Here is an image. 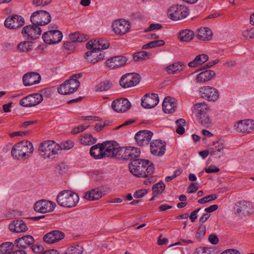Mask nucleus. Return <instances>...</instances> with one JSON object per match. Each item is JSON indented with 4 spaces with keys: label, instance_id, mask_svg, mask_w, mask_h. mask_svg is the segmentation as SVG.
Listing matches in <instances>:
<instances>
[{
    "label": "nucleus",
    "instance_id": "nucleus-1",
    "mask_svg": "<svg viewBox=\"0 0 254 254\" xmlns=\"http://www.w3.org/2000/svg\"><path fill=\"white\" fill-rule=\"evenodd\" d=\"M130 173L137 177H150L154 173V167L153 163L144 159H137L131 161L128 165Z\"/></svg>",
    "mask_w": 254,
    "mask_h": 254
},
{
    "label": "nucleus",
    "instance_id": "nucleus-2",
    "mask_svg": "<svg viewBox=\"0 0 254 254\" xmlns=\"http://www.w3.org/2000/svg\"><path fill=\"white\" fill-rule=\"evenodd\" d=\"M33 150V146L30 141L23 140L16 143L12 147L11 154L14 159L22 160L29 157Z\"/></svg>",
    "mask_w": 254,
    "mask_h": 254
},
{
    "label": "nucleus",
    "instance_id": "nucleus-3",
    "mask_svg": "<svg viewBox=\"0 0 254 254\" xmlns=\"http://www.w3.org/2000/svg\"><path fill=\"white\" fill-rule=\"evenodd\" d=\"M60 150V144L52 140L43 141L40 144L38 148L40 155L44 159L54 158Z\"/></svg>",
    "mask_w": 254,
    "mask_h": 254
},
{
    "label": "nucleus",
    "instance_id": "nucleus-4",
    "mask_svg": "<svg viewBox=\"0 0 254 254\" xmlns=\"http://www.w3.org/2000/svg\"><path fill=\"white\" fill-rule=\"evenodd\" d=\"M77 193L71 190H64L60 192L57 197V201L61 206L71 208L76 205L79 201Z\"/></svg>",
    "mask_w": 254,
    "mask_h": 254
},
{
    "label": "nucleus",
    "instance_id": "nucleus-5",
    "mask_svg": "<svg viewBox=\"0 0 254 254\" xmlns=\"http://www.w3.org/2000/svg\"><path fill=\"white\" fill-rule=\"evenodd\" d=\"M82 73L73 75L71 78L62 83L58 88V92L63 95H68L75 92L80 86V82L77 79L82 76Z\"/></svg>",
    "mask_w": 254,
    "mask_h": 254
},
{
    "label": "nucleus",
    "instance_id": "nucleus-6",
    "mask_svg": "<svg viewBox=\"0 0 254 254\" xmlns=\"http://www.w3.org/2000/svg\"><path fill=\"white\" fill-rule=\"evenodd\" d=\"M189 14V9L188 7L182 4H173L169 7L167 11L168 17L174 21L184 19Z\"/></svg>",
    "mask_w": 254,
    "mask_h": 254
},
{
    "label": "nucleus",
    "instance_id": "nucleus-7",
    "mask_svg": "<svg viewBox=\"0 0 254 254\" xmlns=\"http://www.w3.org/2000/svg\"><path fill=\"white\" fill-rule=\"evenodd\" d=\"M110 141L98 143L92 146L90 149V155L95 159H101L105 157H110Z\"/></svg>",
    "mask_w": 254,
    "mask_h": 254
},
{
    "label": "nucleus",
    "instance_id": "nucleus-8",
    "mask_svg": "<svg viewBox=\"0 0 254 254\" xmlns=\"http://www.w3.org/2000/svg\"><path fill=\"white\" fill-rule=\"evenodd\" d=\"M32 24L39 26L45 25L50 22L51 17L50 13L45 10H38L34 12L30 17Z\"/></svg>",
    "mask_w": 254,
    "mask_h": 254
},
{
    "label": "nucleus",
    "instance_id": "nucleus-9",
    "mask_svg": "<svg viewBox=\"0 0 254 254\" xmlns=\"http://www.w3.org/2000/svg\"><path fill=\"white\" fill-rule=\"evenodd\" d=\"M42 38L45 43L48 44H54L61 41L63 38V34L58 30H49L43 33Z\"/></svg>",
    "mask_w": 254,
    "mask_h": 254
},
{
    "label": "nucleus",
    "instance_id": "nucleus-10",
    "mask_svg": "<svg viewBox=\"0 0 254 254\" xmlns=\"http://www.w3.org/2000/svg\"><path fill=\"white\" fill-rule=\"evenodd\" d=\"M199 92L202 98L209 101L214 102L219 98V93L216 88L207 86L200 88Z\"/></svg>",
    "mask_w": 254,
    "mask_h": 254
},
{
    "label": "nucleus",
    "instance_id": "nucleus-11",
    "mask_svg": "<svg viewBox=\"0 0 254 254\" xmlns=\"http://www.w3.org/2000/svg\"><path fill=\"white\" fill-rule=\"evenodd\" d=\"M140 81V76L136 73H128L123 75L120 80V85L124 88H129L137 84Z\"/></svg>",
    "mask_w": 254,
    "mask_h": 254
},
{
    "label": "nucleus",
    "instance_id": "nucleus-12",
    "mask_svg": "<svg viewBox=\"0 0 254 254\" xmlns=\"http://www.w3.org/2000/svg\"><path fill=\"white\" fill-rule=\"evenodd\" d=\"M43 100V97L41 94L34 93L20 100L19 104L25 107H32L40 104Z\"/></svg>",
    "mask_w": 254,
    "mask_h": 254
},
{
    "label": "nucleus",
    "instance_id": "nucleus-13",
    "mask_svg": "<svg viewBox=\"0 0 254 254\" xmlns=\"http://www.w3.org/2000/svg\"><path fill=\"white\" fill-rule=\"evenodd\" d=\"M87 52L84 58L88 63L95 64L99 61L104 59L105 57L104 52L102 50L103 49H89Z\"/></svg>",
    "mask_w": 254,
    "mask_h": 254
},
{
    "label": "nucleus",
    "instance_id": "nucleus-14",
    "mask_svg": "<svg viewBox=\"0 0 254 254\" xmlns=\"http://www.w3.org/2000/svg\"><path fill=\"white\" fill-rule=\"evenodd\" d=\"M23 36L27 39H35L41 34V29L39 27L32 25L24 26L21 31Z\"/></svg>",
    "mask_w": 254,
    "mask_h": 254
},
{
    "label": "nucleus",
    "instance_id": "nucleus-15",
    "mask_svg": "<svg viewBox=\"0 0 254 254\" xmlns=\"http://www.w3.org/2000/svg\"><path fill=\"white\" fill-rule=\"evenodd\" d=\"M235 127L239 132L249 133L254 129V121L250 119L240 121L235 125Z\"/></svg>",
    "mask_w": 254,
    "mask_h": 254
},
{
    "label": "nucleus",
    "instance_id": "nucleus-16",
    "mask_svg": "<svg viewBox=\"0 0 254 254\" xmlns=\"http://www.w3.org/2000/svg\"><path fill=\"white\" fill-rule=\"evenodd\" d=\"M159 103V97L156 93H147L141 99V105L144 108L151 109L155 107Z\"/></svg>",
    "mask_w": 254,
    "mask_h": 254
},
{
    "label": "nucleus",
    "instance_id": "nucleus-17",
    "mask_svg": "<svg viewBox=\"0 0 254 254\" xmlns=\"http://www.w3.org/2000/svg\"><path fill=\"white\" fill-rule=\"evenodd\" d=\"M166 143L159 139L153 140L150 142V152L156 156H162L165 152Z\"/></svg>",
    "mask_w": 254,
    "mask_h": 254
},
{
    "label": "nucleus",
    "instance_id": "nucleus-18",
    "mask_svg": "<svg viewBox=\"0 0 254 254\" xmlns=\"http://www.w3.org/2000/svg\"><path fill=\"white\" fill-rule=\"evenodd\" d=\"M110 157L127 160V147H117L110 142Z\"/></svg>",
    "mask_w": 254,
    "mask_h": 254
},
{
    "label": "nucleus",
    "instance_id": "nucleus-19",
    "mask_svg": "<svg viewBox=\"0 0 254 254\" xmlns=\"http://www.w3.org/2000/svg\"><path fill=\"white\" fill-rule=\"evenodd\" d=\"M235 209L237 213L246 215L254 212V206L251 202L243 200L236 204Z\"/></svg>",
    "mask_w": 254,
    "mask_h": 254
},
{
    "label": "nucleus",
    "instance_id": "nucleus-20",
    "mask_svg": "<svg viewBox=\"0 0 254 254\" xmlns=\"http://www.w3.org/2000/svg\"><path fill=\"white\" fill-rule=\"evenodd\" d=\"M111 106L115 112L123 113L130 108L131 104L127 99L124 98L114 100L112 103Z\"/></svg>",
    "mask_w": 254,
    "mask_h": 254
},
{
    "label": "nucleus",
    "instance_id": "nucleus-21",
    "mask_svg": "<svg viewBox=\"0 0 254 254\" xmlns=\"http://www.w3.org/2000/svg\"><path fill=\"white\" fill-rule=\"evenodd\" d=\"M24 24L23 18L18 15L7 17L4 21L5 27L10 29H16L22 26Z\"/></svg>",
    "mask_w": 254,
    "mask_h": 254
},
{
    "label": "nucleus",
    "instance_id": "nucleus-22",
    "mask_svg": "<svg viewBox=\"0 0 254 254\" xmlns=\"http://www.w3.org/2000/svg\"><path fill=\"white\" fill-rule=\"evenodd\" d=\"M64 234L58 230L52 231L45 234L43 238L44 242L48 244L56 243L64 239Z\"/></svg>",
    "mask_w": 254,
    "mask_h": 254
},
{
    "label": "nucleus",
    "instance_id": "nucleus-23",
    "mask_svg": "<svg viewBox=\"0 0 254 254\" xmlns=\"http://www.w3.org/2000/svg\"><path fill=\"white\" fill-rule=\"evenodd\" d=\"M113 31L118 35H123L127 32L130 28V24L127 21L124 19L116 20L112 25Z\"/></svg>",
    "mask_w": 254,
    "mask_h": 254
},
{
    "label": "nucleus",
    "instance_id": "nucleus-24",
    "mask_svg": "<svg viewBox=\"0 0 254 254\" xmlns=\"http://www.w3.org/2000/svg\"><path fill=\"white\" fill-rule=\"evenodd\" d=\"M127 58L123 56H115L107 60L106 65L110 69H115L125 65Z\"/></svg>",
    "mask_w": 254,
    "mask_h": 254
},
{
    "label": "nucleus",
    "instance_id": "nucleus-25",
    "mask_svg": "<svg viewBox=\"0 0 254 254\" xmlns=\"http://www.w3.org/2000/svg\"><path fill=\"white\" fill-rule=\"evenodd\" d=\"M152 135V132L147 130H142L135 134V139L138 145L143 146L148 144Z\"/></svg>",
    "mask_w": 254,
    "mask_h": 254
},
{
    "label": "nucleus",
    "instance_id": "nucleus-26",
    "mask_svg": "<svg viewBox=\"0 0 254 254\" xmlns=\"http://www.w3.org/2000/svg\"><path fill=\"white\" fill-rule=\"evenodd\" d=\"M55 203L51 201L41 200L36 202L34 205V209L36 211L45 213L51 212L54 209Z\"/></svg>",
    "mask_w": 254,
    "mask_h": 254
},
{
    "label": "nucleus",
    "instance_id": "nucleus-27",
    "mask_svg": "<svg viewBox=\"0 0 254 254\" xmlns=\"http://www.w3.org/2000/svg\"><path fill=\"white\" fill-rule=\"evenodd\" d=\"M35 240L31 235H25L15 240L14 243L17 248H21L23 250L30 248L34 244Z\"/></svg>",
    "mask_w": 254,
    "mask_h": 254
},
{
    "label": "nucleus",
    "instance_id": "nucleus-28",
    "mask_svg": "<svg viewBox=\"0 0 254 254\" xmlns=\"http://www.w3.org/2000/svg\"><path fill=\"white\" fill-rule=\"evenodd\" d=\"M41 79V76L38 73L30 72L24 75L22 80L24 86H30L39 83Z\"/></svg>",
    "mask_w": 254,
    "mask_h": 254
},
{
    "label": "nucleus",
    "instance_id": "nucleus-29",
    "mask_svg": "<svg viewBox=\"0 0 254 254\" xmlns=\"http://www.w3.org/2000/svg\"><path fill=\"white\" fill-rule=\"evenodd\" d=\"M70 42H66L64 43V47H70L72 43H82L88 39L87 36L84 34L79 32H75L71 33L69 35Z\"/></svg>",
    "mask_w": 254,
    "mask_h": 254
},
{
    "label": "nucleus",
    "instance_id": "nucleus-30",
    "mask_svg": "<svg viewBox=\"0 0 254 254\" xmlns=\"http://www.w3.org/2000/svg\"><path fill=\"white\" fill-rule=\"evenodd\" d=\"M9 229L14 233L24 232L28 230L25 222L21 219L13 220L9 225Z\"/></svg>",
    "mask_w": 254,
    "mask_h": 254
},
{
    "label": "nucleus",
    "instance_id": "nucleus-31",
    "mask_svg": "<svg viewBox=\"0 0 254 254\" xmlns=\"http://www.w3.org/2000/svg\"><path fill=\"white\" fill-rule=\"evenodd\" d=\"M177 104L175 99L170 97H166L162 104V109L165 113L172 114L174 113L176 108Z\"/></svg>",
    "mask_w": 254,
    "mask_h": 254
},
{
    "label": "nucleus",
    "instance_id": "nucleus-32",
    "mask_svg": "<svg viewBox=\"0 0 254 254\" xmlns=\"http://www.w3.org/2000/svg\"><path fill=\"white\" fill-rule=\"evenodd\" d=\"M196 38L202 41H208L212 38V32L208 27L201 28L196 32Z\"/></svg>",
    "mask_w": 254,
    "mask_h": 254
},
{
    "label": "nucleus",
    "instance_id": "nucleus-33",
    "mask_svg": "<svg viewBox=\"0 0 254 254\" xmlns=\"http://www.w3.org/2000/svg\"><path fill=\"white\" fill-rule=\"evenodd\" d=\"M110 45L109 41L104 39H92L86 44V48H109Z\"/></svg>",
    "mask_w": 254,
    "mask_h": 254
},
{
    "label": "nucleus",
    "instance_id": "nucleus-34",
    "mask_svg": "<svg viewBox=\"0 0 254 254\" xmlns=\"http://www.w3.org/2000/svg\"><path fill=\"white\" fill-rule=\"evenodd\" d=\"M185 67L182 62L175 63L170 64L165 68V70L169 74H175L180 73Z\"/></svg>",
    "mask_w": 254,
    "mask_h": 254
},
{
    "label": "nucleus",
    "instance_id": "nucleus-35",
    "mask_svg": "<svg viewBox=\"0 0 254 254\" xmlns=\"http://www.w3.org/2000/svg\"><path fill=\"white\" fill-rule=\"evenodd\" d=\"M104 195V194L101 190V189L96 188L86 192L84 197L88 200L92 201L97 200L102 197Z\"/></svg>",
    "mask_w": 254,
    "mask_h": 254
},
{
    "label": "nucleus",
    "instance_id": "nucleus-36",
    "mask_svg": "<svg viewBox=\"0 0 254 254\" xmlns=\"http://www.w3.org/2000/svg\"><path fill=\"white\" fill-rule=\"evenodd\" d=\"M215 76V73L212 70H206L199 73L196 77L198 82H204L209 81Z\"/></svg>",
    "mask_w": 254,
    "mask_h": 254
},
{
    "label": "nucleus",
    "instance_id": "nucleus-37",
    "mask_svg": "<svg viewBox=\"0 0 254 254\" xmlns=\"http://www.w3.org/2000/svg\"><path fill=\"white\" fill-rule=\"evenodd\" d=\"M194 36V33L192 30L185 29L179 32L178 38L182 42H189L193 39Z\"/></svg>",
    "mask_w": 254,
    "mask_h": 254
},
{
    "label": "nucleus",
    "instance_id": "nucleus-38",
    "mask_svg": "<svg viewBox=\"0 0 254 254\" xmlns=\"http://www.w3.org/2000/svg\"><path fill=\"white\" fill-rule=\"evenodd\" d=\"M208 60V56L204 54L197 55L193 61L190 62L188 64L190 67H195L198 65L202 64Z\"/></svg>",
    "mask_w": 254,
    "mask_h": 254
},
{
    "label": "nucleus",
    "instance_id": "nucleus-39",
    "mask_svg": "<svg viewBox=\"0 0 254 254\" xmlns=\"http://www.w3.org/2000/svg\"><path fill=\"white\" fill-rule=\"evenodd\" d=\"M79 141L81 144L85 145H91L97 141V139L93 137L90 134H84L79 137Z\"/></svg>",
    "mask_w": 254,
    "mask_h": 254
},
{
    "label": "nucleus",
    "instance_id": "nucleus-40",
    "mask_svg": "<svg viewBox=\"0 0 254 254\" xmlns=\"http://www.w3.org/2000/svg\"><path fill=\"white\" fill-rule=\"evenodd\" d=\"M127 160H131L132 161L137 160L136 158L139 157L140 150L137 147L129 146L127 147Z\"/></svg>",
    "mask_w": 254,
    "mask_h": 254
},
{
    "label": "nucleus",
    "instance_id": "nucleus-41",
    "mask_svg": "<svg viewBox=\"0 0 254 254\" xmlns=\"http://www.w3.org/2000/svg\"><path fill=\"white\" fill-rule=\"evenodd\" d=\"M198 123L203 127L208 128L212 125V122L209 116L207 114L196 117Z\"/></svg>",
    "mask_w": 254,
    "mask_h": 254
},
{
    "label": "nucleus",
    "instance_id": "nucleus-42",
    "mask_svg": "<svg viewBox=\"0 0 254 254\" xmlns=\"http://www.w3.org/2000/svg\"><path fill=\"white\" fill-rule=\"evenodd\" d=\"M196 111V117L202 115L207 114L208 107L205 102L196 103L194 105Z\"/></svg>",
    "mask_w": 254,
    "mask_h": 254
},
{
    "label": "nucleus",
    "instance_id": "nucleus-43",
    "mask_svg": "<svg viewBox=\"0 0 254 254\" xmlns=\"http://www.w3.org/2000/svg\"><path fill=\"white\" fill-rule=\"evenodd\" d=\"M15 243L7 242L0 245V254H9L14 248Z\"/></svg>",
    "mask_w": 254,
    "mask_h": 254
},
{
    "label": "nucleus",
    "instance_id": "nucleus-44",
    "mask_svg": "<svg viewBox=\"0 0 254 254\" xmlns=\"http://www.w3.org/2000/svg\"><path fill=\"white\" fill-rule=\"evenodd\" d=\"M165 188V185L162 182L154 184L152 187L153 197L150 199V200H153L154 197L161 194L164 190Z\"/></svg>",
    "mask_w": 254,
    "mask_h": 254
},
{
    "label": "nucleus",
    "instance_id": "nucleus-45",
    "mask_svg": "<svg viewBox=\"0 0 254 254\" xmlns=\"http://www.w3.org/2000/svg\"><path fill=\"white\" fill-rule=\"evenodd\" d=\"M150 54L146 51H142L134 53L133 55V59L135 62H139L149 59Z\"/></svg>",
    "mask_w": 254,
    "mask_h": 254
},
{
    "label": "nucleus",
    "instance_id": "nucleus-46",
    "mask_svg": "<svg viewBox=\"0 0 254 254\" xmlns=\"http://www.w3.org/2000/svg\"><path fill=\"white\" fill-rule=\"evenodd\" d=\"M111 87V84L108 81L100 83L96 86V91L102 92L108 90Z\"/></svg>",
    "mask_w": 254,
    "mask_h": 254
},
{
    "label": "nucleus",
    "instance_id": "nucleus-47",
    "mask_svg": "<svg viewBox=\"0 0 254 254\" xmlns=\"http://www.w3.org/2000/svg\"><path fill=\"white\" fill-rule=\"evenodd\" d=\"M210 154L211 156H216L218 158L221 157L224 155V151L222 147L219 148H214L210 147Z\"/></svg>",
    "mask_w": 254,
    "mask_h": 254
},
{
    "label": "nucleus",
    "instance_id": "nucleus-48",
    "mask_svg": "<svg viewBox=\"0 0 254 254\" xmlns=\"http://www.w3.org/2000/svg\"><path fill=\"white\" fill-rule=\"evenodd\" d=\"M176 123L178 125V127L176 130L177 133L179 134H183L185 132V128L183 126L185 123V120L180 119L176 121Z\"/></svg>",
    "mask_w": 254,
    "mask_h": 254
},
{
    "label": "nucleus",
    "instance_id": "nucleus-49",
    "mask_svg": "<svg viewBox=\"0 0 254 254\" xmlns=\"http://www.w3.org/2000/svg\"><path fill=\"white\" fill-rule=\"evenodd\" d=\"M206 232V227L204 225L200 224L199 226L195 235L197 240H201L204 236Z\"/></svg>",
    "mask_w": 254,
    "mask_h": 254
},
{
    "label": "nucleus",
    "instance_id": "nucleus-50",
    "mask_svg": "<svg viewBox=\"0 0 254 254\" xmlns=\"http://www.w3.org/2000/svg\"><path fill=\"white\" fill-rule=\"evenodd\" d=\"M218 195L216 194H212L199 199L198 200V202L201 204L205 203L211 200H215L218 198Z\"/></svg>",
    "mask_w": 254,
    "mask_h": 254
},
{
    "label": "nucleus",
    "instance_id": "nucleus-51",
    "mask_svg": "<svg viewBox=\"0 0 254 254\" xmlns=\"http://www.w3.org/2000/svg\"><path fill=\"white\" fill-rule=\"evenodd\" d=\"M89 124L88 123H85L81 124L77 127H74L71 131V132L73 134L77 133L80 131H82L87 128L89 127Z\"/></svg>",
    "mask_w": 254,
    "mask_h": 254
},
{
    "label": "nucleus",
    "instance_id": "nucleus-52",
    "mask_svg": "<svg viewBox=\"0 0 254 254\" xmlns=\"http://www.w3.org/2000/svg\"><path fill=\"white\" fill-rule=\"evenodd\" d=\"M60 145L61 150H69L73 147L74 142L72 140H68L63 142Z\"/></svg>",
    "mask_w": 254,
    "mask_h": 254
},
{
    "label": "nucleus",
    "instance_id": "nucleus-53",
    "mask_svg": "<svg viewBox=\"0 0 254 254\" xmlns=\"http://www.w3.org/2000/svg\"><path fill=\"white\" fill-rule=\"evenodd\" d=\"M212 249L210 248L200 247L196 250V254H213Z\"/></svg>",
    "mask_w": 254,
    "mask_h": 254
},
{
    "label": "nucleus",
    "instance_id": "nucleus-54",
    "mask_svg": "<svg viewBox=\"0 0 254 254\" xmlns=\"http://www.w3.org/2000/svg\"><path fill=\"white\" fill-rule=\"evenodd\" d=\"M19 52L31 53L34 54L36 53L37 54H41L43 49H17Z\"/></svg>",
    "mask_w": 254,
    "mask_h": 254
},
{
    "label": "nucleus",
    "instance_id": "nucleus-55",
    "mask_svg": "<svg viewBox=\"0 0 254 254\" xmlns=\"http://www.w3.org/2000/svg\"><path fill=\"white\" fill-rule=\"evenodd\" d=\"M78 248V246L70 247L66 251L65 254H81L82 251Z\"/></svg>",
    "mask_w": 254,
    "mask_h": 254
},
{
    "label": "nucleus",
    "instance_id": "nucleus-56",
    "mask_svg": "<svg viewBox=\"0 0 254 254\" xmlns=\"http://www.w3.org/2000/svg\"><path fill=\"white\" fill-rule=\"evenodd\" d=\"M242 35L247 39H252L254 38V28L250 30L244 31Z\"/></svg>",
    "mask_w": 254,
    "mask_h": 254
},
{
    "label": "nucleus",
    "instance_id": "nucleus-57",
    "mask_svg": "<svg viewBox=\"0 0 254 254\" xmlns=\"http://www.w3.org/2000/svg\"><path fill=\"white\" fill-rule=\"evenodd\" d=\"M34 43L32 41H26L19 43L17 48H29L33 46Z\"/></svg>",
    "mask_w": 254,
    "mask_h": 254
},
{
    "label": "nucleus",
    "instance_id": "nucleus-58",
    "mask_svg": "<svg viewBox=\"0 0 254 254\" xmlns=\"http://www.w3.org/2000/svg\"><path fill=\"white\" fill-rule=\"evenodd\" d=\"M162 28V25L159 23L151 24L147 29L145 30V32L150 31L154 30H159Z\"/></svg>",
    "mask_w": 254,
    "mask_h": 254
},
{
    "label": "nucleus",
    "instance_id": "nucleus-59",
    "mask_svg": "<svg viewBox=\"0 0 254 254\" xmlns=\"http://www.w3.org/2000/svg\"><path fill=\"white\" fill-rule=\"evenodd\" d=\"M147 193V191L145 190H136L133 196L135 198H139L143 197L144 194H145Z\"/></svg>",
    "mask_w": 254,
    "mask_h": 254
},
{
    "label": "nucleus",
    "instance_id": "nucleus-60",
    "mask_svg": "<svg viewBox=\"0 0 254 254\" xmlns=\"http://www.w3.org/2000/svg\"><path fill=\"white\" fill-rule=\"evenodd\" d=\"M21 248H17L16 245H14V248L9 254H27V252L24 250H21Z\"/></svg>",
    "mask_w": 254,
    "mask_h": 254
},
{
    "label": "nucleus",
    "instance_id": "nucleus-61",
    "mask_svg": "<svg viewBox=\"0 0 254 254\" xmlns=\"http://www.w3.org/2000/svg\"><path fill=\"white\" fill-rule=\"evenodd\" d=\"M212 147L214 148H219L222 147V149H224V145L223 143L221 140H217V141H214L212 145H210V147Z\"/></svg>",
    "mask_w": 254,
    "mask_h": 254
},
{
    "label": "nucleus",
    "instance_id": "nucleus-62",
    "mask_svg": "<svg viewBox=\"0 0 254 254\" xmlns=\"http://www.w3.org/2000/svg\"><path fill=\"white\" fill-rule=\"evenodd\" d=\"M198 188L197 185L192 183L187 189V192L189 193H193L198 190Z\"/></svg>",
    "mask_w": 254,
    "mask_h": 254
},
{
    "label": "nucleus",
    "instance_id": "nucleus-63",
    "mask_svg": "<svg viewBox=\"0 0 254 254\" xmlns=\"http://www.w3.org/2000/svg\"><path fill=\"white\" fill-rule=\"evenodd\" d=\"M219 169L215 166H209L207 168H205V171L207 173H216L219 171Z\"/></svg>",
    "mask_w": 254,
    "mask_h": 254
},
{
    "label": "nucleus",
    "instance_id": "nucleus-64",
    "mask_svg": "<svg viewBox=\"0 0 254 254\" xmlns=\"http://www.w3.org/2000/svg\"><path fill=\"white\" fill-rule=\"evenodd\" d=\"M221 254H241V253L237 250L229 249L224 251Z\"/></svg>",
    "mask_w": 254,
    "mask_h": 254
}]
</instances>
